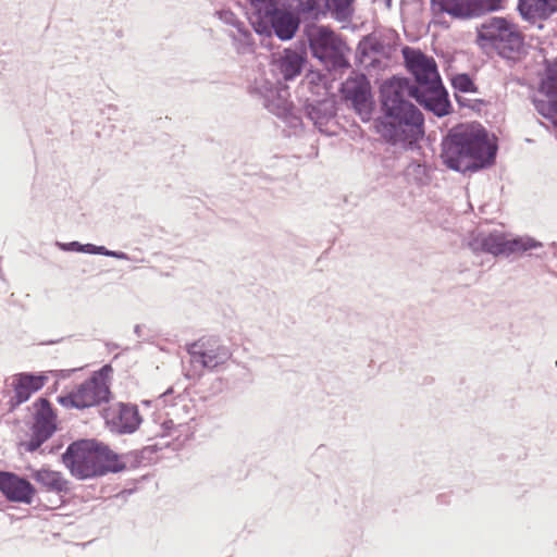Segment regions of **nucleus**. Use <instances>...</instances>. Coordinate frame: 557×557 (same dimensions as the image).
<instances>
[{
  "mask_svg": "<svg viewBox=\"0 0 557 557\" xmlns=\"http://www.w3.org/2000/svg\"><path fill=\"white\" fill-rule=\"evenodd\" d=\"M407 96L397 82L389 79L381 87L383 115L376 119V127L386 143L412 149L424 136V116Z\"/></svg>",
  "mask_w": 557,
  "mask_h": 557,
  "instance_id": "nucleus-1",
  "label": "nucleus"
},
{
  "mask_svg": "<svg viewBox=\"0 0 557 557\" xmlns=\"http://www.w3.org/2000/svg\"><path fill=\"white\" fill-rule=\"evenodd\" d=\"M406 67L412 74L414 82L405 77H393L407 90L408 97L414 99L425 110L438 117L451 112V103L448 92L443 85L437 64L432 57L425 55L420 50L409 47L403 49Z\"/></svg>",
  "mask_w": 557,
  "mask_h": 557,
  "instance_id": "nucleus-2",
  "label": "nucleus"
},
{
  "mask_svg": "<svg viewBox=\"0 0 557 557\" xmlns=\"http://www.w3.org/2000/svg\"><path fill=\"white\" fill-rule=\"evenodd\" d=\"M441 159L456 172H478L491 166L496 159L497 145L487 132L467 124L450 128L442 139Z\"/></svg>",
  "mask_w": 557,
  "mask_h": 557,
  "instance_id": "nucleus-3",
  "label": "nucleus"
},
{
  "mask_svg": "<svg viewBox=\"0 0 557 557\" xmlns=\"http://www.w3.org/2000/svg\"><path fill=\"white\" fill-rule=\"evenodd\" d=\"M64 466L78 480L117 473L126 468L120 456L96 440L71 443L62 455Z\"/></svg>",
  "mask_w": 557,
  "mask_h": 557,
  "instance_id": "nucleus-4",
  "label": "nucleus"
},
{
  "mask_svg": "<svg viewBox=\"0 0 557 557\" xmlns=\"http://www.w3.org/2000/svg\"><path fill=\"white\" fill-rule=\"evenodd\" d=\"M478 44L495 49L499 57L517 61L524 53V40L518 26L505 17H488L478 27Z\"/></svg>",
  "mask_w": 557,
  "mask_h": 557,
  "instance_id": "nucleus-5",
  "label": "nucleus"
},
{
  "mask_svg": "<svg viewBox=\"0 0 557 557\" xmlns=\"http://www.w3.org/2000/svg\"><path fill=\"white\" fill-rule=\"evenodd\" d=\"M249 92L260 99L269 112L285 121L290 127L301 126V119L293 111L288 87L273 84L265 78H258L249 87Z\"/></svg>",
  "mask_w": 557,
  "mask_h": 557,
  "instance_id": "nucleus-6",
  "label": "nucleus"
},
{
  "mask_svg": "<svg viewBox=\"0 0 557 557\" xmlns=\"http://www.w3.org/2000/svg\"><path fill=\"white\" fill-rule=\"evenodd\" d=\"M543 244L532 237L523 236L507 239L504 233L495 231L479 234L471 239L469 247L473 252H487L493 256H510L542 247Z\"/></svg>",
  "mask_w": 557,
  "mask_h": 557,
  "instance_id": "nucleus-7",
  "label": "nucleus"
},
{
  "mask_svg": "<svg viewBox=\"0 0 557 557\" xmlns=\"http://www.w3.org/2000/svg\"><path fill=\"white\" fill-rule=\"evenodd\" d=\"M309 48L312 55L329 71L344 70L350 66L344 54L345 45L334 32L326 27H320L310 35Z\"/></svg>",
  "mask_w": 557,
  "mask_h": 557,
  "instance_id": "nucleus-8",
  "label": "nucleus"
},
{
  "mask_svg": "<svg viewBox=\"0 0 557 557\" xmlns=\"http://www.w3.org/2000/svg\"><path fill=\"white\" fill-rule=\"evenodd\" d=\"M110 389L101 373L79 384L75 389L58 397V401L66 408L85 409L109 400Z\"/></svg>",
  "mask_w": 557,
  "mask_h": 557,
  "instance_id": "nucleus-9",
  "label": "nucleus"
},
{
  "mask_svg": "<svg viewBox=\"0 0 557 557\" xmlns=\"http://www.w3.org/2000/svg\"><path fill=\"white\" fill-rule=\"evenodd\" d=\"M187 352L195 372L213 370L224 364L232 356L230 349L216 337H202L187 345Z\"/></svg>",
  "mask_w": 557,
  "mask_h": 557,
  "instance_id": "nucleus-10",
  "label": "nucleus"
},
{
  "mask_svg": "<svg viewBox=\"0 0 557 557\" xmlns=\"http://www.w3.org/2000/svg\"><path fill=\"white\" fill-rule=\"evenodd\" d=\"M343 99L349 103L363 122L371 119L373 111V96L368 77L362 74L348 76L339 89Z\"/></svg>",
  "mask_w": 557,
  "mask_h": 557,
  "instance_id": "nucleus-11",
  "label": "nucleus"
},
{
  "mask_svg": "<svg viewBox=\"0 0 557 557\" xmlns=\"http://www.w3.org/2000/svg\"><path fill=\"white\" fill-rule=\"evenodd\" d=\"M434 11L447 13L455 18L478 16L485 11H496L502 0H431Z\"/></svg>",
  "mask_w": 557,
  "mask_h": 557,
  "instance_id": "nucleus-12",
  "label": "nucleus"
},
{
  "mask_svg": "<svg viewBox=\"0 0 557 557\" xmlns=\"http://www.w3.org/2000/svg\"><path fill=\"white\" fill-rule=\"evenodd\" d=\"M41 407L35 416L30 438L23 445L29 453L36 451L55 431V416L47 399H40Z\"/></svg>",
  "mask_w": 557,
  "mask_h": 557,
  "instance_id": "nucleus-13",
  "label": "nucleus"
},
{
  "mask_svg": "<svg viewBox=\"0 0 557 557\" xmlns=\"http://www.w3.org/2000/svg\"><path fill=\"white\" fill-rule=\"evenodd\" d=\"M0 492L10 502L32 504L36 488L26 480L13 472L0 471Z\"/></svg>",
  "mask_w": 557,
  "mask_h": 557,
  "instance_id": "nucleus-14",
  "label": "nucleus"
},
{
  "mask_svg": "<svg viewBox=\"0 0 557 557\" xmlns=\"http://www.w3.org/2000/svg\"><path fill=\"white\" fill-rule=\"evenodd\" d=\"M111 430L120 434L134 433L141 423V417L138 408L131 404H119L117 408L112 409L107 418Z\"/></svg>",
  "mask_w": 557,
  "mask_h": 557,
  "instance_id": "nucleus-15",
  "label": "nucleus"
},
{
  "mask_svg": "<svg viewBox=\"0 0 557 557\" xmlns=\"http://www.w3.org/2000/svg\"><path fill=\"white\" fill-rule=\"evenodd\" d=\"M298 26V20L290 12L280 9L262 27L256 28V32L270 34L273 30L281 40H289Z\"/></svg>",
  "mask_w": 557,
  "mask_h": 557,
  "instance_id": "nucleus-16",
  "label": "nucleus"
},
{
  "mask_svg": "<svg viewBox=\"0 0 557 557\" xmlns=\"http://www.w3.org/2000/svg\"><path fill=\"white\" fill-rule=\"evenodd\" d=\"M30 478L48 493L62 495L71 491V482L61 472L49 468L32 470Z\"/></svg>",
  "mask_w": 557,
  "mask_h": 557,
  "instance_id": "nucleus-17",
  "label": "nucleus"
},
{
  "mask_svg": "<svg viewBox=\"0 0 557 557\" xmlns=\"http://www.w3.org/2000/svg\"><path fill=\"white\" fill-rule=\"evenodd\" d=\"M306 61L307 58L304 52L285 49L275 61V66L284 81H293L301 74Z\"/></svg>",
  "mask_w": 557,
  "mask_h": 557,
  "instance_id": "nucleus-18",
  "label": "nucleus"
},
{
  "mask_svg": "<svg viewBox=\"0 0 557 557\" xmlns=\"http://www.w3.org/2000/svg\"><path fill=\"white\" fill-rule=\"evenodd\" d=\"M517 9L529 22L545 20L556 12L550 0H518Z\"/></svg>",
  "mask_w": 557,
  "mask_h": 557,
  "instance_id": "nucleus-19",
  "label": "nucleus"
},
{
  "mask_svg": "<svg viewBox=\"0 0 557 557\" xmlns=\"http://www.w3.org/2000/svg\"><path fill=\"white\" fill-rule=\"evenodd\" d=\"M44 386V377L33 374L23 373L16 379L14 385L15 398L17 404L25 403L30 395L39 391Z\"/></svg>",
  "mask_w": 557,
  "mask_h": 557,
  "instance_id": "nucleus-20",
  "label": "nucleus"
},
{
  "mask_svg": "<svg viewBox=\"0 0 557 557\" xmlns=\"http://www.w3.org/2000/svg\"><path fill=\"white\" fill-rule=\"evenodd\" d=\"M304 113L317 126L324 125L332 115L327 101H307Z\"/></svg>",
  "mask_w": 557,
  "mask_h": 557,
  "instance_id": "nucleus-21",
  "label": "nucleus"
},
{
  "mask_svg": "<svg viewBox=\"0 0 557 557\" xmlns=\"http://www.w3.org/2000/svg\"><path fill=\"white\" fill-rule=\"evenodd\" d=\"M256 10V28H260L267 23L280 9L277 0H249Z\"/></svg>",
  "mask_w": 557,
  "mask_h": 557,
  "instance_id": "nucleus-22",
  "label": "nucleus"
},
{
  "mask_svg": "<svg viewBox=\"0 0 557 557\" xmlns=\"http://www.w3.org/2000/svg\"><path fill=\"white\" fill-rule=\"evenodd\" d=\"M329 0H299L298 10L308 17L318 18L327 13Z\"/></svg>",
  "mask_w": 557,
  "mask_h": 557,
  "instance_id": "nucleus-23",
  "label": "nucleus"
},
{
  "mask_svg": "<svg viewBox=\"0 0 557 557\" xmlns=\"http://www.w3.org/2000/svg\"><path fill=\"white\" fill-rule=\"evenodd\" d=\"M354 0H329L327 12L337 21H346L352 14Z\"/></svg>",
  "mask_w": 557,
  "mask_h": 557,
  "instance_id": "nucleus-24",
  "label": "nucleus"
},
{
  "mask_svg": "<svg viewBox=\"0 0 557 557\" xmlns=\"http://www.w3.org/2000/svg\"><path fill=\"white\" fill-rule=\"evenodd\" d=\"M82 252L90 253V255H101V256H106V257L115 258L119 260H129L131 259L126 252L109 250L104 246H97L94 244H83Z\"/></svg>",
  "mask_w": 557,
  "mask_h": 557,
  "instance_id": "nucleus-25",
  "label": "nucleus"
},
{
  "mask_svg": "<svg viewBox=\"0 0 557 557\" xmlns=\"http://www.w3.org/2000/svg\"><path fill=\"white\" fill-rule=\"evenodd\" d=\"M451 85L457 94L476 92L478 90L472 78L466 73L457 74L454 76L451 79Z\"/></svg>",
  "mask_w": 557,
  "mask_h": 557,
  "instance_id": "nucleus-26",
  "label": "nucleus"
},
{
  "mask_svg": "<svg viewBox=\"0 0 557 557\" xmlns=\"http://www.w3.org/2000/svg\"><path fill=\"white\" fill-rule=\"evenodd\" d=\"M358 50L362 55L367 57L370 53H380L383 50V45L375 37L368 36L360 41Z\"/></svg>",
  "mask_w": 557,
  "mask_h": 557,
  "instance_id": "nucleus-27",
  "label": "nucleus"
},
{
  "mask_svg": "<svg viewBox=\"0 0 557 557\" xmlns=\"http://www.w3.org/2000/svg\"><path fill=\"white\" fill-rule=\"evenodd\" d=\"M542 89L549 99L557 98V71L548 70L546 78L542 83Z\"/></svg>",
  "mask_w": 557,
  "mask_h": 557,
  "instance_id": "nucleus-28",
  "label": "nucleus"
},
{
  "mask_svg": "<svg viewBox=\"0 0 557 557\" xmlns=\"http://www.w3.org/2000/svg\"><path fill=\"white\" fill-rule=\"evenodd\" d=\"M539 112L557 127V98L539 108Z\"/></svg>",
  "mask_w": 557,
  "mask_h": 557,
  "instance_id": "nucleus-29",
  "label": "nucleus"
},
{
  "mask_svg": "<svg viewBox=\"0 0 557 557\" xmlns=\"http://www.w3.org/2000/svg\"><path fill=\"white\" fill-rule=\"evenodd\" d=\"M55 246L62 251L82 252L83 250V244L76 240L70 243L55 242Z\"/></svg>",
  "mask_w": 557,
  "mask_h": 557,
  "instance_id": "nucleus-30",
  "label": "nucleus"
},
{
  "mask_svg": "<svg viewBox=\"0 0 557 557\" xmlns=\"http://www.w3.org/2000/svg\"><path fill=\"white\" fill-rule=\"evenodd\" d=\"M455 99L459 107L474 109L478 104L476 100L468 99L467 97L455 92Z\"/></svg>",
  "mask_w": 557,
  "mask_h": 557,
  "instance_id": "nucleus-31",
  "label": "nucleus"
},
{
  "mask_svg": "<svg viewBox=\"0 0 557 557\" xmlns=\"http://www.w3.org/2000/svg\"><path fill=\"white\" fill-rule=\"evenodd\" d=\"M165 435H173L176 428L180 425L175 424L173 420H164L161 424Z\"/></svg>",
  "mask_w": 557,
  "mask_h": 557,
  "instance_id": "nucleus-32",
  "label": "nucleus"
},
{
  "mask_svg": "<svg viewBox=\"0 0 557 557\" xmlns=\"http://www.w3.org/2000/svg\"><path fill=\"white\" fill-rule=\"evenodd\" d=\"M134 333L137 335L138 338H143V326L139 324L135 325Z\"/></svg>",
  "mask_w": 557,
  "mask_h": 557,
  "instance_id": "nucleus-33",
  "label": "nucleus"
},
{
  "mask_svg": "<svg viewBox=\"0 0 557 557\" xmlns=\"http://www.w3.org/2000/svg\"><path fill=\"white\" fill-rule=\"evenodd\" d=\"M111 371V366H104L98 373H101L104 376V372Z\"/></svg>",
  "mask_w": 557,
  "mask_h": 557,
  "instance_id": "nucleus-34",
  "label": "nucleus"
},
{
  "mask_svg": "<svg viewBox=\"0 0 557 557\" xmlns=\"http://www.w3.org/2000/svg\"><path fill=\"white\" fill-rule=\"evenodd\" d=\"M555 11L557 12V0H550Z\"/></svg>",
  "mask_w": 557,
  "mask_h": 557,
  "instance_id": "nucleus-35",
  "label": "nucleus"
},
{
  "mask_svg": "<svg viewBox=\"0 0 557 557\" xmlns=\"http://www.w3.org/2000/svg\"><path fill=\"white\" fill-rule=\"evenodd\" d=\"M385 2L388 8L392 5V0H385Z\"/></svg>",
  "mask_w": 557,
  "mask_h": 557,
  "instance_id": "nucleus-36",
  "label": "nucleus"
},
{
  "mask_svg": "<svg viewBox=\"0 0 557 557\" xmlns=\"http://www.w3.org/2000/svg\"><path fill=\"white\" fill-rule=\"evenodd\" d=\"M556 366H557V361H556Z\"/></svg>",
  "mask_w": 557,
  "mask_h": 557,
  "instance_id": "nucleus-37",
  "label": "nucleus"
}]
</instances>
